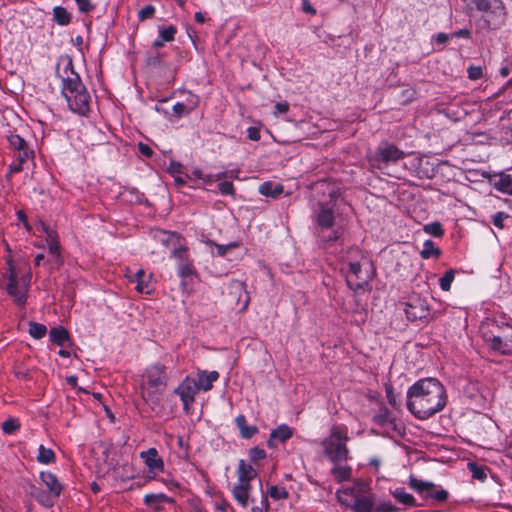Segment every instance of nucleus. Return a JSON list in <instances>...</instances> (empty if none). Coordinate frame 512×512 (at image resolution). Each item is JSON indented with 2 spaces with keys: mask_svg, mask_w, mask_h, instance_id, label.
Masks as SVG:
<instances>
[{
  "mask_svg": "<svg viewBox=\"0 0 512 512\" xmlns=\"http://www.w3.org/2000/svg\"><path fill=\"white\" fill-rule=\"evenodd\" d=\"M446 405V392L435 378L415 382L407 391V408L418 419H427Z\"/></svg>",
  "mask_w": 512,
  "mask_h": 512,
  "instance_id": "nucleus-1",
  "label": "nucleus"
},
{
  "mask_svg": "<svg viewBox=\"0 0 512 512\" xmlns=\"http://www.w3.org/2000/svg\"><path fill=\"white\" fill-rule=\"evenodd\" d=\"M508 217L507 214H505L504 212H498L496 214L493 215L492 217V222L493 224L498 227V228H503L504 225H503V221L504 219H506Z\"/></svg>",
  "mask_w": 512,
  "mask_h": 512,
  "instance_id": "nucleus-53",
  "label": "nucleus"
},
{
  "mask_svg": "<svg viewBox=\"0 0 512 512\" xmlns=\"http://www.w3.org/2000/svg\"><path fill=\"white\" fill-rule=\"evenodd\" d=\"M37 460L38 462L43 464L54 463L55 453L51 449L46 448L43 445H40L38 449Z\"/></svg>",
  "mask_w": 512,
  "mask_h": 512,
  "instance_id": "nucleus-34",
  "label": "nucleus"
},
{
  "mask_svg": "<svg viewBox=\"0 0 512 512\" xmlns=\"http://www.w3.org/2000/svg\"><path fill=\"white\" fill-rule=\"evenodd\" d=\"M507 328H512V325L504 322H498L494 319H486L480 325V333L485 343L489 344L502 336L506 332Z\"/></svg>",
  "mask_w": 512,
  "mask_h": 512,
  "instance_id": "nucleus-8",
  "label": "nucleus"
},
{
  "mask_svg": "<svg viewBox=\"0 0 512 512\" xmlns=\"http://www.w3.org/2000/svg\"><path fill=\"white\" fill-rule=\"evenodd\" d=\"M488 347L500 354H511L512 353V327L507 328L506 332L498 337L495 341L487 344Z\"/></svg>",
  "mask_w": 512,
  "mask_h": 512,
  "instance_id": "nucleus-14",
  "label": "nucleus"
},
{
  "mask_svg": "<svg viewBox=\"0 0 512 512\" xmlns=\"http://www.w3.org/2000/svg\"><path fill=\"white\" fill-rule=\"evenodd\" d=\"M140 456L144 459L149 470L162 471L164 469V462L159 457L155 448H150L147 451L141 452Z\"/></svg>",
  "mask_w": 512,
  "mask_h": 512,
  "instance_id": "nucleus-17",
  "label": "nucleus"
},
{
  "mask_svg": "<svg viewBox=\"0 0 512 512\" xmlns=\"http://www.w3.org/2000/svg\"><path fill=\"white\" fill-rule=\"evenodd\" d=\"M229 295L240 306L241 310H245L250 302V296L246 291V284L240 280H232L229 284Z\"/></svg>",
  "mask_w": 512,
  "mask_h": 512,
  "instance_id": "nucleus-11",
  "label": "nucleus"
},
{
  "mask_svg": "<svg viewBox=\"0 0 512 512\" xmlns=\"http://www.w3.org/2000/svg\"><path fill=\"white\" fill-rule=\"evenodd\" d=\"M268 494L275 500L287 499L289 496L288 491L284 487H278L276 485L269 488Z\"/></svg>",
  "mask_w": 512,
  "mask_h": 512,
  "instance_id": "nucleus-39",
  "label": "nucleus"
},
{
  "mask_svg": "<svg viewBox=\"0 0 512 512\" xmlns=\"http://www.w3.org/2000/svg\"><path fill=\"white\" fill-rule=\"evenodd\" d=\"M238 483L251 485L250 482L257 476L256 470L244 460H240L238 466Z\"/></svg>",
  "mask_w": 512,
  "mask_h": 512,
  "instance_id": "nucleus-19",
  "label": "nucleus"
},
{
  "mask_svg": "<svg viewBox=\"0 0 512 512\" xmlns=\"http://www.w3.org/2000/svg\"><path fill=\"white\" fill-rule=\"evenodd\" d=\"M249 456H250L251 461H258V460L266 457V452H265V450H263L259 447H254V448L250 449Z\"/></svg>",
  "mask_w": 512,
  "mask_h": 512,
  "instance_id": "nucleus-49",
  "label": "nucleus"
},
{
  "mask_svg": "<svg viewBox=\"0 0 512 512\" xmlns=\"http://www.w3.org/2000/svg\"><path fill=\"white\" fill-rule=\"evenodd\" d=\"M41 482L47 487L48 493L54 498H58L62 492V485L57 477L51 472L40 473Z\"/></svg>",
  "mask_w": 512,
  "mask_h": 512,
  "instance_id": "nucleus-15",
  "label": "nucleus"
},
{
  "mask_svg": "<svg viewBox=\"0 0 512 512\" xmlns=\"http://www.w3.org/2000/svg\"><path fill=\"white\" fill-rule=\"evenodd\" d=\"M478 11L487 15H500L503 11V5L501 0H473Z\"/></svg>",
  "mask_w": 512,
  "mask_h": 512,
  "instance_id": "nucleus-16",
  "label": "nucleus"
},
{
  "mask_svg": "<svg viewBox=\"0 0 512 512\" xmlns=\"http://www.w3.org/2000/svg\"><path fill=\"white\" fill-rule=\"evenodd\" d=\"M53 20L61 26L68 25L71 22V14L62 6L53 8Z\"/></svg>",
  "mask_w": 512,
  "mask_h": 512,
  "instance_id": "nucleus-28",
  "label": "nucleus"
},
{
  "mask_svg": "<svg viewBox=\"0 0 512 512\" xmlns=\"http://www.w3.org/2000/svg\"><path fill=\"white\" fill-rule=\"evenodd\" d=\"M348 273L346 275V281L348 286L354 291L364 289L368 285V277H362L361 265L358 262L348 263Z\"/></svg>",
  "mask_w": 512,
  "mask_h": 512,
  "instance_id": "nucleus-10",
  "label": "nucleus"
},
{
  "mask_svg": "<svg viewBox=\"0 0 512 512\" xmlns=\"http://www.w3.org/2000/svg\"><path fill=\"white\" fill-rule=\"evenodd\" d=\"M494 187L503 193L512 195V176L500 174L498 180L494 182Z\"/></svg>",
  "mask_w": 512,
  "mask_h": 512,
  "instance_id": "nucleus-29",
  "label": "nucleus"
},
{
  "mask_svg": "<svg viewBox=\"0 0 512 512\" xmlns=\"http://www.w3.org/2000/svg\"><path fill=\"white\" fill-rule=\"evenodd\" d=\"M182 169H183L182 164H180L179 162L171 161L169 168H168V172L171 175L175 176L176 174H181Z\"/></svg>",
  "mask_w": 512,
  "mask_h": 512,
  "instance_id": "nucleus-54",
  "label": "nucleus"
},
{
  "mask_svg": "<svg viewBox=\"0 0 512 512\" xmlns=\"http://www.w3.org/2000/svg\"><path fill=\"white\" fill-rule=\"evenodd\" d=\"M29 493L39 504L45 507H52L54 505L55 499L48 492L43 491L35 485L30 486Z\"/></svg>",
  "mask_w": 512,
  "mask_h": 512,
  "instance_id": "nucleus-22",
  "label": "nucleus"
},
{
  "mask_svg": "<svg viewBox=\"0 0 512 512\" xmlns=\"http://www.w3.org/2000/svg\"><path fill=\"white\" fill-rule=\"evenodd\" d=\"M424 231L435 237H441L444 233L442 226L439 222H433L424 226Z\"/></svg>",
  "mask_w": 512,
  "mask_h": 512,
  "instance_id": "nucleus-43",
  "label": "nucleus"
},
{
  "mask_svg": "<svg viewBox=\"0 0 512 512\" xmlns=\"http://www.w3.org/2000/svg\"><path fill=\"white\" fill-rule=\"evenodd\" d=\"M292 435V429L286 424H281L276 429L272 430L270 439L268 440V445L272 446L274 439H278L279 441L284 442L291 438Z\"/></svg>",
  "mask_w": 512,
  "mask_h": 512,
  "instance_id": "nucleus-23",
  "label": "nucleus"
},
{
  "mask_svg": "<svg viewBox=\"0 0 512 512\" xmlns=\"http://www.w3.org/2000/svg\"><path fill=\"white\" fill-rule=\"evenodd\" d=\"M248 138L253 141L259 140L260 139L259 131L254 127L248 128Z\"/></svg>",
  "mask_w": 512,
  "mask_h": 512,
  "instance_id": "nucleus-62",
  "label": "nucleus"
},
{
  "mask_svg": "<svg viewBox=\"0 0 512 512\" xmlns=\"http://www.w3.org/2000/svg\"><path fill=\"white\" fill-rule=\"evenodd\" d=\"M404 312L410 321L422 320L429 316L430 310L425 300L412 297L405 303Z\"/></svg>",
  "mask_w": 512,
  "mask_h": 512,
  "instance_id": "nucleus-9",
  "label": "nucleus"
},
{
  "mask_svg": "<svg viewBox=\"0 0 512 512\" xmlns=\"http://www.w3.org/2000/svg\"><path fill=\"white\" fill-rule=\"evenodd\" d=\"M235 422L238 429L240 430L241 436L245 439L252 438L258 432V428L256 426H249L247 424L244 415H238L235 419Z\"/></svg>",
  "mask_w": 512,
  "mask_h": 512,
  "instance_id": "nucleus-24",
  "label": "nucleus"
},
{
  "mask_svg": "<svg viewBox=\"0 0 512 512\" xmlns=\"http://www.w3.org/2000/svg\"><path fill=\"white\" fill-rule=\"evenodd\" d=\"M50 339L56 345L63 346L69 341V333L64 327L58 326L50 330Z\"/></svg>",
  "mask_w": 512,
  "mask_h": 512,
  "instance_id": "nucleus-27",
  "label": "nucleus"
},
{
  "mask_svg": "<svg viewBox=\"0 0 512 512\" xmlns=\"http://www.w3.org/2000/svg\"><path fill=\"white\" fill-rule=\"evenodd\" d=\"M47 333V328L44 324H40L37 322L29 323V334L31 337L35 339L43 338Z\"/></svg>",
  "mask_w": 512,
  "mask_h": 512,
  "instance_id": "nucleus-36",
  "label": "nucleus"
},
{
  "mask_svg": "<svg viewBox=\"0 0 512 512\" xmlns=\"http://www.w3.org/2000/svg\"><path fill=\"white\" fill-rule=\"evenodd\" d=\"M138 148L141 154L146 157H151L153 155V150L147 144L139 143Z\"/></svg>",
  "mask_w": 512,
  "mask_h": 512,
  "instance_id": "nucleus-59",
  "label": "nucleus"
},
{
  "mask_svg": "<svg viewBox=\"0 0 512 512\" xmlns=\"http://www.w3.org/2000/svg\"><path fill=\"white\" fill-rule=\"evenodd\" d=\"M251 485L237 483L232 489V494L236 501L242 506L247 507L250 498Z\"/></svg>",
  "mask_w": 512,
  "mask_h": 512,
  "instance_id": "nucleus-21",
  "label": "nucleus"
},
{
  "mask_svg": "<svg viewBox=\"0 0 512 512\" xmlns=\"http://www.w3.org/2000/svg\"><path fill=\"white\" fill-rule=\"evenodd\" d=\"M43 232L46 234V242H52L53 240H58L57 233L51 229L49 226L44 223L41 224Z\"/></svg>",
  "mask_w": 512,
  "mask_h": 512,
  "instance_id": "nucleus-51",
  "label": "nucleus"
},
{
  "mask_svg": "<svg viewBox=\"0 0 512 512\" xmlns=\"http://www.w3.org/2000/svg\"><path fill=\"white\" fill-rule=\"evenodd\" d=\"M468 78L470 80H478L483 76V71L481 66H470L467 69Z\"/></svg>",
  "mask_w": 512,
  "mask_h": 512,
  "instance_id": "nucleus-46",
  "label": "nucleus"
},
{
  "mask_svg": "<svg viewBox=\"0 0 512 512\" xmlns=\"http://www.w3.org/2000/svg\"><path fill=\"white\" fill-rule=\"evenodd\" d=\"M420 255L423 259H429L431 257L437 258L441 255V251L437 246H435L433 241L426 240L423 244V249L421 250Z\"/></svg>",
  "mask_w": 512,
  "mask_h": 512,
  "instance_id": "nucleus-31",
  "label": "nucleus"
},
{
  "mask_svg": "<svg viewBox=\"0 0 512 512\" xmlns=\"http://www.w3.org/2000/svg\"><path fill=\"white\" fill-rule=\"evenodd\" d=\"M61 92L73 112L80 115H86L89 112L90 95L80 76L73 70L71 62L64 68Z\"/></svg>",
  "mask_w": 512,
  "mask_h": 512,
  "instance_id": "nucleus-2",
  "label": "nucleus"
},
{
  "mask_svg": "<svg viewBox=\"0 0 512 512\" xmlns=\"http://www.w3.org/2000/svg\"><path fill=\"white\" fill-rule=\"evenodd\" d=\"M219 378V373L217 371L206 372L202 371L197 374V381L195 384L198 390L208 391L212 389L213 382L217 381Z\"/></svg>",
  "mask_w": 512,
  "mask_h": 512,
  "instance_id": "nucleus-18",
  "label": "nucleus"
},
{
  "mask_svg": "<svg viewBox=\"0 0 512 512\" xmlns=\"http://www.w3.org/2000/svg\"><path fill=\"white\" fill-rule=\"evenodd\" d=\"M146 381L141 385L142 397L146 402H157V392L166 386V374L164 367L155 365L146 373Z\"/></svg>",
  "mask_w": 512,
  "mask_h": 512,
  "instance_id": "nucleus-6",
  "label": "nucleus"
},
{
  "mask_svg": "<svg viewBox=\"0 0 512 512\" xmlns=\"http://www.w3.org/2000/svg\"><path fill=\"white\" fill-rule=\"evenodd\" d=\"M409 486L416 490L417 492L419 493H424L426 492L427 495L430 494V492H432L433 488H434V484L432 482H424V481H421V480H418L414 477H411L410 480H409Z\"/></svg>",
  "mask_w": 512,
  "mask_h": 512,
  "instance_id": "nucleus-32",
  "label": "nucleus"
},
{
  "mask_svg": "<svg viewBox=\"0 0 512 512\" xmlns=\"http://www.w3.org/2000/svg\"><path fill=\"white\" fill-rule=\"evenodd\" d=\"M8 140L15 153L28 148L25 140L19 135H10Z\"/></svg>",
  "mask_w": 512,
  "mask_h": 512,
  "instance_id": "nucleus-40",
  "label": "nucleus"
},
{
  "mask_svg": "<svg viewBox=\"0 0 512 512\" xmlns=\"http://www.w3.org/2000/svg\"><path fill=\"white\" fill-rule=\"evenodd\" d=\"M176 28L174 26H169L166 28H161L159 30V36L162 38V41L169 42L174 39V36L176 34Z\"/></svg>",
  "mask_w": 512,
  "mask_h": 512,
  "instance_id": "nucleus-44",
  "label": "nucleus"
},
{
  "mask_svg": "<svg viewBox=\"0 0 512 512\" xmlns=\"http://www.w3.org/2000/svg\"><path fill=\"white\" fill-rule=\"evenodd\" d=\"M455 272L454 270H448L440 279L439 284L443 291H449L451 288V283L454 280Z\"/></svg>",
  "mask_w": 512,
  "mask_h": 512,
  "instance_id": "nucleus-41",
  "label": "nucleus"
},
{
  "mask_svg": "<svg viewBox=\"0 0 512 512\" xmlns=\"http://www.w3.org/2000/svg\"><path fill=\"white\" fill-rule=\"evenodd\" d=\"M347 441L346 432L333 426L330 435L322 441L324 455L335 464L346 461L349 453Z\"/></svg>",
  "mask_w": 512,
  "mask_h": 512,
  "instance_id": "nucleus-5",
  "label": "nucleus"
},
{
  "mask_svg": "<svg viewBox=\"0 0 512 512\" xmlns=\"http://www.w3.org/2000/svg\"><path fill=\"white\" fill-rule=\"evenodd\" d=\"M302 10L305 13H309V14H312V15L316 14V10L312 6V4L310 3L309 0H302Z\"/></svg>",
  "mask_w": 512,
  "mask_h": 512,
  "instance_id": "nucleus-58",
  "label": "nucleus"
},
{
  "mask_svg": "<svg viewBox=\"0 0 512 512\" xmlns=\"http://www.w3.org/2000/svg\"><path fill=\"white\" fill-rule=\"evenodd\" d=\"M358 490L344 489L337 491V498L341 504L348 506L342 494L351 495L354 499L350 508L354 512H396L398 508L389 500H381L374 493L368 491V486L362 482L357 483Z\"/></svg>",
  "mask_w": 512,
  "mask_h": 512,
  "instance_id": "nucleus-3",
  "label": "nucleus"
},
{
  "mask_svg": "<svg viewBox=\"0 0 512 512\" xmlns=\"http://www.w3.org/2000/svg\"><path fill=\"white\" fill-rule=\"evenodd\" d=\"M404 157V152L398 147L389 143H381L372 158L373 165L381 168V164L395 163Z\"/></svg>",
  "mask_w": 512,
  "mask_h": 512,
  "instance_id": "nucleus-7",
  "label": "nucleus"
},
{
  "mask_svg": "<svg viewBox=\"0 0 512 512\" xmlns=\"http://www.w3.org/2000/svg\"><path fill=\"white\" fill-rule=\"evenodd\" d=\"M20 428V423L16 418L6 419L2 423V430L5 434H13Z\"/></svg>",
  "mask_w": 512,
  "mask_h": 512,
  "instance_id": "nucleus-38",
  "label": "nucleus"
},
{
  "mask_svg": "<svg viewBox=\"0 0 512 512\" xmlns=\"http://www.w3.org/2000/svg\"><path fill=\"white\" fill-rule=\"evenodd\" d=\"M219 191L223 195H232L234 193V186L232 182L224 181L219 184Z\"/></svg>",
  "mask_w": 512,
  "mask_h": 512,
  "instance_id": "nucleus-52",
  "label": "nucleus"
},
{
  "mask_svg": "<svg viewBox=\"0 0 512 512\" xmlns=\"http://www.w3.org/2000/svg\"><path fill=\"white\" fill-rule=\"evenodd\" d=\"M165 502H173V499L163 493L158 494H146L144 496V503L156 510L160 509L161 504Z\"/></svg>",
  "mask_w": 512,
  "mask_h": 512,
  "instance_id": "nucleus-25",
  "label": "nucleus"
},
{
  "mask_svg": "<svg viewBox=\"0 0 512 512\" xmlns=\"http://www.w3.org/2000/svg\"><path fill=\"white\" fill-rule=\"evenodd\" d=\"M49 252L51 254L52 260L56 262L57 265H60V244L58 240H53L52 242L47 243Z\"/></svg>",
  "mask_w": 512,
  "mask_h": 512,
  "instance_id": "nucleus-42",
  "label": "nucleus"
},
{
  "mask_svg": "<svg viewBox=\"0 0 512 512\" xmlns=\"http://www.w3.org/2000/svg\"><path fill=\"white\" fill-rule=\"evenodd\" d=\"M155 13V8L152 5H147L139 11V19L141 21L151 18Z\"/></svg>",
  "mask_w": 512,
  "mask_h": 512,
  "instance_id": "nucleus-50",
  "label": "nucleus"
},
{
  "mask_svg": "<svg viewBox=\"0 0 512 512\" xmlns=\"http://www.w3.org/2000/svg\"><path fill=\"white\" fill-rule=\"evenodd\" d=\"M334 206L323 201L318 202V213L316 215L317 225L322 229H330L334 225Z\"/></svg>",
  "mask_w": 512,
  "mask_h": 512,
  "instance_id": "nucleus-13",
  "label": "nucleus"
},
{
  "mask_svg": "<svg viewBox=\"0 0 512 512\" xmlns=\"http://www.w3.org/2000/svg\"><path fill=\"white\" fill-rule=\"evenodd\" d=\"M192 268L188 264H182L180 266V275L182 277H187L192 274Z\"/></svg>",
  "mask_w": 512,
  "mask_h": 512,
  "instance_id": "nucleus-63",
  "label": "nucleus"
},
{
  "mask_svg": "<svg viewBox=\"0 0 512 512\" xmlns=\"http://www.w3.org/2000/svg\"><path fill=\"white\" fill-rule=\"evenodd\" d=\"M428 496L435 498L437 501H445L448 498V492L441 489L435 493L430 492Z\"/></svg>",
  "mask_w": 512,
  "mask_h": 512,
  "instance_id": "nucleus-57",
  "label": "nucleus"
},
{
  "mask_svg": "<svg viewBox=\"0 0 512 512\" xmlns=\"http://www.w3.org/2000/svg\"><path fill=\"white\" fill-rule=\"evenodd\" d=\"M275 114H284L289 110V104L287 102H278L274 106Z\"/></svg>",
  "mask_w": 512,
  "mask_h": 512,
  "instance_id": "nucleus-56",
  "label": "nucleus"
},
{
  "mask_svg": "<svg viewBox=\"0 0 512 512\" xmlns=\"http://www.w3.org/2000/svg\"><path fill=\"white\" fill-rule=\"evenodd\" d=\"M185 100L182 101L183 103H193V110L197 108L199 105V97L195 94H192L191 92L185 93Z\"/></svg>",
  "mask_w": 512,
  "mask_h": 512,
  "instance_id": "nucleus-55",
  "label": "nucleus"
},
{
  "mask_svg": "<svg viewBox=\"0 0 512 512\" xmlns=\"http://www.w3.org/2000/svg\"><path fill=\"white\" fill-rule=\"evenodd\" d=\"M151 275H147L143 269H139L135 275L131 278L132 282H136V290L139 293L149 294Z\"/></svg>",
  "mask_w": 512,
  "mask_h": 512,
  "instance_id": "nucleus-20",
  "label": "nucleus"
},
{
  "mask_svg": "<svg viewBox=\"0 0 512 512\" xmlns=\"http://www.w3.org/2000/svg\"><path fill=\"white\" fill-rule=\"evenodd\" d=\"M33 155V152L30 151L28 148L21 150L19 152L15 153V160H17L21 165H23L30 156Z\"/></svg>",
  "mask_w": 512,
  "mask_h": 512,
  "instance_id": "nucleus-48",
  "label": "nucleus"
},
{
  "mask_svg": "<svg viewBox=\"0 0 512 512\" xmlns=\"http://www.w3.org/2000/svg\"><path fill=\"white\" fill-rule=\"evenodd\" d=\"M222 177H224V173H219L217 175H212V174H209V175H205L202 177L204 183H212L216 180H220Z\"/></svg>",
  "mask_w": 512,
  "mask_h": 512,
  "instance_id": "nucleus-61",
  "label": "nucleus"
},
{
  "mask_svg": "<svg viewBox=\"0 0 512 512\" xmlns=\"http://www.w3.org/2000/svg\"><path fill=\"white\" fill-rule=\"evenodd\" d=\"M283 191V185L272 182H264L259 186V192L267 197L277 198Z\"/></svg>",
  "mask_w": 512,
  "mask_h": 512,
  "instance_id": "nucleus-26",
  "label": "nucleus"
},
{
  "mask_svg": "<svg viewBox=\"0 0 512 512\" xmlns=\"http://www.w3.org/2000/svg\"><path fill=\"white\" fill-rule=\"evenodd\" d=\"M75 2L81 13H89L95 8L91 0H75Z\"/></svg>",
  "mask_w": 512,
  "mask_h": 512,
  "instance_id": "nucleus-45",
  "label": "nucleus"
},
{
  "mask_svg": "<svg viewBox=\"0 0 512 512\" xmlns=\"http://www.w3.org/2000/svg\"><path fill=\"white\" fill-rule=\"evenodd\" d=\"M317 187L322 189L323 194H328L330 197V205H333L332 202L340 196L339 190L334 185L327 184L325 181L318 182Z\"/></svg>",
  "mask_w": 512,
  "mask_h": 512,
  "instance_id": "nucleus-35",
  "label": "nucleus"
},
{
  "mask_svg": "<svg viewBox=\"0 0 512 512\" xmlns=\"http://www.w3.org/2000/svg\"><path fill=\"white\" fill-rule=\"evenodd\" d=\"M392 495L402 504L408 506H416L415 498L407 493L404 488H397L392 492Z\"/></svg>",
  "mask_w": 512,
  "mask_h": 512,
  "instance_id": "nucleus-33",
  "label": "nucleus"
},
{
  "mask_svg": "<svg viewBox=\"0 0 512 512\" xmlns=\"http://www.w3.org/2000/svg\"><path fill=\"white\" fill-rule=\"evenodd\" d=\"M453 37H457V38H460V37H463V38H470L471 34H470V31L467 30V29H461L459 31H456L452 34Z\"/></svg>",
  "mask_w": 512,
  "mask_h": 512,
  "instance_id": "nucleus-64",
  "label": "nucleus"
},
{
  "mask_svg": "<svg viewBox=\"0 0 512 512\" xmlns=\"http://www.w3.org/2000/svg\"><path fill=\"white\" fill-rule=\"evenodd\" d=\"M198 388L193 379L187 377L176 389L175 393L179 395L183 402L185 410L194 402Z\"/></svg>",
  "mask_w": 512,
  "mask_h": 512,
  "instance_id": "nucleus-12",
  "label": "nucleus"
},
{
  "mask_svg": "<svg viewBox=\"0 0 512 512\" xmlns=\"http://www.w3.org/2000/svg\"><path fill=\"white\" fill-rule=\"evenodd\" d=\"M469 468L474 478L479 480L486 478V473L482 467H478L476 464L470 463Z\"/></svg>",
  "mask_w": 512,
  "mask_h": 512,
  "instance_id": "nucleus-47",
  "label": "nucleus"
},
{
  "mask_svg": "<svg viewBox=\"0 0 512 512\" xmlns=\"http://www.w3.org/2000/svg\"><path fill=\"white\" fill-rule=\"evenodd\" d=\"M23 170V165H21L17 160H14L9 166V174L18 173Z\"/></svg>",
  "mask_w": 512,
  "mask_h": 512,
  "instance_id": "nucleus-60",
  "label": "nucleus"
},
{
  "mask_svg": "<svg viewBox=\"0 0 512 512\" xmlns=\"http://www.w3.org/2000/svg\"><path fill=\"white\" fill-rule=\"evenodd\" d=\"M331 474L337 482H343L351 478L352 469L349 466L335 465L331 469Z\"/></svg>",
  "mask_w": 512,
  "mask_h": 512,
  "instance_id": "nucleus-30",
  "label": "nucleus"
},
{
  "mask_svg": "<svg viewBox=\"0 0 512 512\" xmlns=\"http://www.w3.org/2000/svg\"><path fill=\"white\" fill-rule=\"evenodd\" d=\"M8 266L6 291L18 306L24 307L30 287L31 274L29 271L20 274L16 271L12 260H8Z\"/></svg>",
  "mask_w": 512,
  "mask_h": 512,
  "instance_id": "nucleus-4",
  "label": "nucleus"
},
{
  "mask_svg": "<svg viewBox=\"0 0 512 512\" xmlns=\"http://www.w3.org/2000/svg\"><path fill=\"white\" fill-rule=\"evenodd\" d=\"M193 111V103H183L177 102L173 106L174 115L177 117H181L183 115H188Z\"/></svg>",
  "mask_w": 512,
  "mask_h": 512,
  "instance_id": "nucleus-37",
  "label": "nucleus"
}]
</instances>
